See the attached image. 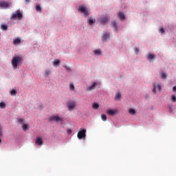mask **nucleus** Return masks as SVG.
Masks as SVG:
<instances>
[{
  "mask_svg": "<svg viewBox=\"0 0 176 176\" xmlns=\"http://www.w3.org/2000/svg\"><path fill=\"white\" fill-rule=\"evenodd\" d=\"M173 91H176V86L173 87Z\"/></svg>",
  "mask_w": 176,
  "mask_h": 176,
  "instance_id": "ea45409f",
  "label": "nucleus"
},
{
  "mask_svg": "<svg viewBox=\"0 0 176 176\" xmlns=\"http://www.w3.org/2000/svg\"><path fill=\"white\" fill-rule=\"evenodd\" d=\"M153 58H155V55L152 54H149L148 55V60H153Z\"/></svg>",
  "mask_w": 176,
  "mask_h": 176,
  "instance_id": "aec40b11",
  "label": "nucleus"
},
{
  "mask_svg": "<svg viewBox=\"0 0 176 176\" xmlns=\"http://www.w3.org/2000/svg\"><path fill=\"white\" fill-rule=\"evenodd\" d=\"M101 119H102V120H103V122H106V120H107V116H105L104 114H102L101 115Z\"/></svg>",
  "mask_w": 176,
  "mask_h": 176,
  "instance_id": "bb28decb",
  "label": "nucleus"
},
{
  "mask_svg": "<svg viewBox=\"0 0 176 176\" xmlns=\"http://www.w3.org/2000/svg\"><path fill=\"white\" fill-rule=\"evenodd\" d=\"M67 107H68L69 111H72V109L75 108V104L74 102L69 103Z\"/></svg>",
  "mask_w": 176,
  "mask_h": 176,
  "instance_id": "f8f14e48",
  "label": "nucleus"
},
{
  "mask_svg": "<svg viewBox=\"0 0 176 176\" xmlns=\"http://www.w3.org/2000/svg\"><path fill=\"white\" fill-rule=\"evenodd\" d=\"M120 97H122V95L120 94V93H118V94L116 95V100H119V98H120Z\"/></svg>",
  "mask_w": 176,
  "mask_h": 176,
  "instance_id": "7c9ffc66",
  "label": "nucleus"
},
{
  "mask_svg": "<svg viewBox=\"0 0 176 176\" xmlns=\"http://www.w3.org/2000/svg\"><path fill=\"white\" fill-rule=\"evenodd\" d=\"M118 16L119 19H120V20H124V19H126L124 14H123V12H119Z\"/></svg>",
  "mask_w": 176,
  "mask_h": 176,
  "instance_id": "ddd939ff",
  "label": "nucleus"
},
{
  "mask_svg": "<svg viewBox=\"0 0 176 176\" xmlns=\"http://www.w3.org/2000/svg\"><path fill=\"white\" fill-rule=\"evenodd\" d=\"M10 20H23V13L17 10L11 16Z\"/></svg>",
  "mask_w": 176,
  "mask_h": 176,
  "instance_id": "f03ea898",
  "label": "nucleus"
},
{
  "mask_svg": "<svg viewBox=\"0 0 176 176\" xmlns=\"http://www.w3.org/2000/svg\"><path fill=\"white\" fill-rule=\"evenodd\" d=\"M1 30H3V31H6V30H8V25H1Z\"/></svg>",
  "mask_w": 176,
  "mask_h": 176,
  "instance_id": "cd10ccee",
  "label": "nucleus"
},
{
  "mask_svg": "<svg viewBox=\"0 0 176 176\" xmlns=\"http://www.w3.org/2000/svg\"><path fill=\"white\" fill-rule=\"evenodd\" d=\"M98 108H100V105L98 104V103H94L93 104V109H98Z\"/></svg>",
  "mask_w": 176,
  "mask_h": 176,
  "instance_id": "4be33fe9",
  "label": "nucleus"
},
{
  "mask_svg": "<svg viewBox=\"0 0 176 176\" xmlns=\"http://www.w3.org/2000/svg\"><path fill=\"white\" fill-rule=\"evenodd\" d=\"M103 41H107V39H109V33H104L103 34Z\"/></svg>",
  "mask_w": 176,
  "mask_h": 176,
  "instance_id": "4468645a",
  "label": "nucleus"
},
{
  "mask_svg": "<svg viewBox=\"0 0 176 176\" xmlns=\"http://www.w3.org/2000/svg\"><path fill=\"white\" fill-rule=\"evenodd\" d=\"M26 3H30V0H25Z\"/></svg>",
  "mask_w": 176,
  "mask_h": 176,
  "instance_id": "a19ab883",
  "label": "nucleus"
},
{
  "mask_svg": "<svg viewBox=\"0 0 176 176\" xmlns=\"http://www.w3.org/2000/svg\"><path fill=\"white\" fill-rule=\"evenodd\" d=\"M18 122H19V123H20V124H24V120L23 118L18 119Z\"/></svg>",
  "mask_w": 176,
  "mask_h": 176,
  "instance_id": "c85d7f7f",
  "label": "nucleus"
},
{
  "mask_svg": "<svg viewBox=\"0 0 176 176\" xmlns=\"http://www.w3.org/2000/svg\"><path fill=\"white\" fill-rule=\"evenodd\" d=\"M96 86H97V82H94L91 86H89L87 89V91H91V90H94L96 89Z\"/></svg>",
  "mask_w": 176,
  "mask_h": 176,
  "instance_id": "9d476101",
  "label": "nucleus"
},
{
  "mask_svg": "<svg viewBox=\"0 0 176 176\" xmlns=\"http://www.w3.org/2000/svg\"><path fill=\"white\" fill-rule=\"evenodd\" d=\"M50 74V70H46L45 72V76L47 78Z\"/></svg>",
  "mask_w": 176,
  "mask_h": 176,
  "instance_id": "c756f323",
  "label": "nucleus"
},
{
  "mask_svg": "<svg viewBox=\"0 0 176 176\" xmlns=\"http://www.w3.org/2000/svg\"><path fill=\"white\" fill-rule=\"evenodd\" d=\"M2 142V140H1V139H0V144Z\"/></svg>",
  "mask_w": 176,
  "mask_h": 176,
  "instance_id": "79ce46f5",
  "label": "nucleus"
},
{
  "mask_svg": "<svg viewBox=\"0 0 176 176\" xmlns=\"http://www.w3.org/2000/svg\"><path fill=\"white\" fill-rule=\"evenodd\" d=\"M135 53H138V52H139L138 48H135Z\"/></svg>",
  "mask_w": 176,
  "mask_h": 176,
  "instance_id": "58836bf2",
  "label": "nucleus"
},
{
  "mask_svg": "<svg viewBox=\"0 0 176 176\" xmlns=\"http://www.w3.org/2000/svg\"><path fill=\"white\" fill-rule=\"evenodd\" d=\"M129 113L131 115H135V110H134V109H129Z\"/></svg>",
  "mask_w": 176,
  "mask_h": 176,
  "instance_id": "a878e982",
  "label": "nucleus"
},
{
  "mask_svg": "<svg viewBox=\"0 0 176 176\" xmlns=\"http://www.w3.org/2000/svg\"><path fill=\"white\" fill-rule=\"evenodd\" d=\"M153 93H156V89L157 90L161 91L162 90V86L159 84H153Z\"/></svg>",
  "mask_w": 176,
  "mask_h": 176,
  "instance_id": "6e6552de",
  "label": "nucleus"
},
{
  "mask_svg": "<svg viewBox=\"0 0 176 176\" xmlns=\"http://www.w3.org/2000/svg\"><path fill=\"white\" fill-rule=\"evenodd\" d=\"M166 76H167L166 75V73L164 72L162 73L161 78H162V79H166Z\"/></svg>",
  "mask_w": 176,
  "mask_h": 176,
  "instance_id": "2f4dec72",
  "label": "nucleus"
},
{
  "mask_svg": "<svg viewBox=\"0 0 176 176\" xmlns=\"http://www.w3.org/2000/svg\"><path fill=\"white\" fill-rule=\"evenodd\" d=\"M6 107V104L4 102H0V108L1 109H5V108Z\"/></svg>",
  "mask_w": 176,
  "mask_h": 176,
  "instance_id": "412c9836",
  "label": "nucleus"
},
{
  "mask_svg": "<svg viewBox=\"0 0 176 176\" xmlns=\"http://www.w3.org/2000/svg\"><path fill=\"white\" fill-rule=\"evenodd\" d=\"M98 21L101 25H105V24L109 21V16L100 17L99 18Z\"/></svg>",
  "mask_w": 176,
  "mask_h": 176,
  "instance_id": "20e7f679",
  "label": "nucleus"
},
{
  "mask_svg": "<svg viewBox=\"0 0 176 176\" xmlns=\"http://www.w3.org/2000/svg\"><path fill=\"white\" fill-rule=\"evenodd\" d=\"M67 134H72V130L67 129Z\"/></svg>",
  "mask_w": 176,
  "mask_h": 176,
  "instance_id": "e433bc0d",
  "label": "nucleus"
},
{
  "mask_svg": "<svg viewBox=\"0 0 176 176\" xmlns=\"http://www.w3.org/2000/svg\"><path fill=\"white\" fill-rule=\"evenodd\" d=\"M36 12H39V13H42V8H41V6L37 5L36 6Z\"/></svg>",
  "mask_w": 176,
  "mask_h": 176,
  "instance_id": "a211bd4d",
  "label": "nucleus"
},
{
  "mask_svg": "<svg viewBox=\"0 0 176 176\" xmlns=\"http://www.w3.org/2000/svg\"><path fill=\"white\" fill-rule=\"evenodd\" d=\"M61 122L63 123V118L58 117V116H54L50 118V122Z\"/></svg>",
  "mask_w": 176,
  "mask_h": 176,
  "instance_id": "423d86ee",
  "label": "nucleus"
},
{
  "mask_svg": "<svg viewBox=\"0 0 176 176\" xmlns=\"http://www.w3.org/2000/svg\"><path fill=\"white\" fill-rule=\"evenodd\" d=\"M12 65L14 69L23 64V58L21 56H15L12 60Z\"/></svg>",
  "mask_w": 176,
  "mask_h": 176,
  "instance_id": "f257e3e1",
  "label": "nucleus"
},
{
  "mask_svg": "<svg viewBox=\"0 0 176 176\" xmlns=\"http://www.w3.org/2000/svg\"><path fill=\"white\" fill-rule=\"evenodd\" d=\"M94 54H95L96 56H100V55H101V50H95V51L94 52Z\"/></svg>",
  "mask_w": 176,
  "mask_h": 176,
  "instance_id": "6ab92c4d",
  "label": "nucleus"
},
{
  "mask_svg": "<svg viewBox=\"0 0 176 176\" xmlns=\"http://www.w3.org/2000/svg\"><path fill=\"white\" fill-rule=\"evenodd\" d=\"M77 137L78 140H82V138H86V129H82L78 133Z\"/></svg>",
  "mask_w": 176,
  "mask_h": 176,
  "instance_id": "39448f33",
  "label": "nucleus"
},
{
  "mask_svg": "<svg viewBox=\"0 0 176 176\" xmlns=\"http://www.w3.org/2000/svg\"><path fill=\"white\" fill-rule=\"evenodd\" d=\"M2 135V126L0 125V137Z\"/></svg>",
  "mask_w": 176,
  "mask_h": 176,
  "instance_id": "4c0bfd02",
  "label": "nucleus"
},
{
  "mask_svg": "<svg viewBox=\"0 0 176 176\" xmlns=\"http://www.w3.org/2000/svg\"><path fill=\"white\" fill-rule=\"evenodd\" d=\"M35 144H36V145L42 146V145H43V141L42 140V139L41 138H37L36 139Z\"/></svg>",
  "mask_w": 176,
  "mask_h": 176,
  "instance_id": "1a4fd4ad",
  "label": "nucleus"
},
{
  "mask_svg": "<svg viewBox=\"0 0 176 176\" xmlns=\"http://www.w3.org/2000/svg\"><path fill=\"white\" fill-rule=\"evenodd\" d=\"M170 100H171L172 102H176V96L172 95Z\"/></svg>",
  "mask_w": 176,
  "mask_h": 176,
  "instance_id": "b1692460",
  "label": "nucleus"
},
{
  "mask_svg": "<svg viewBox=\"0 0 176 176\" xmlns=\"http://www.w3.org/2000/svg\"><path fill=\"white\" fill-rule=\"evenodd\" d=\"M64 68H65V69H67V71L71 72V68L67 65H64L63 66Z\"/></svg>",
  "mask_w": 176,
  "mask_h": 176,
  "instance_id": "f704fd0d",
  "label": "nucleus"
},
{
  "mask_svg": "<svg viewBox=\"0 0 176 176\" xmlns=\"http://www.w3.org/2000/svg\"><path fill=\"white\" fill-rule=\"evenodd\" d=\"M107 113L108 115H110V116H113V115H116L118 113V111L109 109L107 111Z\"/></svg>",
  "mask_w": 176,
  "mask_h": 176,
  "instance_id": "9b49d317",
  "label": "nucleus"
},
{
  "mask_svg": "<svg viewBox=\"0 0 176 176\" xmlns=\"http://www.w3.org/2000/svg\"><path fill=\"white\" fill-rule=\"evenodd\" d=\"M78 12H80V13H84L85 17H87V16L90 14L89 10H87V8H86L85 6H80L78 8Z\"/></svg>",
  "mask_w": 176,
  "mask_h": 176,
  "instance_id": "7ed1b4c3",
  "label": "nucleus"
},
{
  "mask_svg": "<svg viewBox=\"0 0 176 176\" xmlns=\"http://www.w3.org/2000/svg\"><path fill=\"white\" fill-rule=\"evenodd\" d=\"M160 32L161 34H164V29L163 28H160Z\"/></svg>",
  "mask_w": 176,
  "mask_h": 176,
  "instance_id": "c9c22d12",
  "label": "nucleus"
},
{
  "mask_svg": "<svg viewBox=\"0 0 176 176\" xmlns=\"http://www.w3.org/2000/svg\"><path fill=\"white\" fill-rule=\"evenodd\" d=\"M11 3L8 1H0V8H3V9H8Z\"/></svg>",
  "mask_w": 176,
  "mask_h": 176,
  "instance_id": "0eeeda50",
  "label": "nucleus"
},
{
  "mask_svg": "<svg viewBox=\"0 0 176 176\" xmlns=\"http://www.w3.org/2000/svg\"><path fill=\"white\" fill-rule=\"evenodd\" d=\"M113 27L115 28L116 31H118V24L116 23V21H113Z\"/></svg>",
  "mask_w": 176,
  "mask_h": 176,
  "instance_id": "5701e85b",
  "label": "nucleus"
},
{
  "mask_svg": "<svg viewBox=\"0 0 176 176\" xmlns=\"http://www.w3.org/2000/svg\"><path fill=\"white\" fill-rule=\"evenodd\" d=\"M60 64V60H56L54 62V65H58Z\"/></svg>",
  "mask_w": 176,
  "mask_h": 176,
  "instance_id": "72a5a7b5",
  "label": "nucleus"
},
{
  "mask_svg": "<svg viewBox=\"0 0 176 176\" xmlns=\"http://www.w3.org/2000/svg\"><path fill=\"white\" fill-rule=\"evenodd\" d=\"M21 43V40H20V38H16L13 41L14 45H19V43Z\"/></svg>",
  "mask_w": 176,
  "mask_h": 176,
  "instance_id": "dca6fc26",
  "label": "nucleus"
},
{
  "mask_svg": "<svg viewBox=\"0 0 176 176\" xmlns=\"http://www.w3.org/2000/svg\"><path fill=\"white\" fill-rule=\"evenodd\" d=\"M22 129L23 130V131H27V130H28V125L27 124H23V126H22Z\"/></svg>",
  "mask_w": 176,
  "mask_h": 176,
  "instance_id": "393cba45",
  "label": "nucleus"
},
{
  "mask_svg": "<svg viewBox=\"0 0 176 176\" xmlns=\"http://www.w3.org/2000/svg\"><path fill=\"white\" fill-rule=\"evenodd\" d=\"M70 90H75V86L72 83L70 84Z\"/></svg>",
  "mask_w": 176,
  "mask_h": 176,
  "instance_id": "473e14b6",
  "label": "nucleus"
},
{
  "mask_svg": "<svg viewBox=\"0 0 176 176\" xmlns=\"http://www.w3.org/2000/svg\"><path fill=\"white\" fill-rule=\"evenodd\" d=\"M94 23H96V20L93 19V18L90 17L89 19V25H93V24H94Z\"/></svg>",
  "mask_w": 176,
  "mask_h": 176,
  "instance_id": "2eb2a0df",
  "label": "nucleus"
},
{
  "mask_svg": "<svg viewBox=\"0 0 176 176\" xmlns=\"http://www.w3.org/2000/svg\"><path fill=\"white\" fill-rule=\"evenodd\" d=\"M10 96H14L17 94V91H16V89H12L10 91Z\"/></svg>",
  "mask_w": 176,
  "mask_h": 176,
  "instance_id": "f3484780",
  "label": "nucleus"
}]
</instances>
